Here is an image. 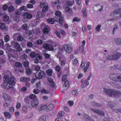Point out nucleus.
<instances>
[{
    "label": "nucleus",
    "instance_id": "nucleus-1",
    "mask_svg": "<svg viewBox=\"0 0 121 121\" xmlns=\"http://www.w3.org/2000/svg\"><path fill=\"white\" fill-rule=\"evenodd\" d=\"M16 80L14 76L10 73V74L9 75H4L3 78L4 82L1 84V86L4 87L6 88L7 89H9L15 84Z\"/></svg>",
    "mask_w": 121,
    "mask_h": 121
},
{
    "label": "nucleus",
    "instance_id": "nucleus-2",
    "mask_svg": "<svg viewBox=\"0 0 121 121\" xmlns=\"http://www.w3.org/2000/svg\"><path fill=\"white\" fill-rule=\"evenodd\" d=\"M104 91L108 95L111 96L117 97L121 96V92L118 91L112 90L110 89H107L104 88Z\"/></svg>",
    "mask_w": 121,
    "mask_h": 121
},
{
    "label": "nucleus",
    "instance_id": "nucleus-3",
    "mask_svg": "<svg viewBox=\"0 0 121 121\" xmlns=\"http://www.w3.org/2000/svg\"><path fill=\"white\" fill-rule=\"evenodd\" d=\"M111 16H113L112 19L109 18V21L116 20L121 19V9H118L114 10L111 12L110 14Z\"/></svg>",
    "mask_w": 121,
    "mask_h": 121
},
{
    "label": "nucleus",
    "instance_id": "nucleus-4",
    "mask_svg": "<svg viewBox=\"0 0 121 121\" xmlns=\"http://www.w3.org/2000/svg\"><path fill=\"white\" fill-rule=\"evenodd\" d=\"M109 78H110L112 80L116 81L121 82V74L119 75H116L114 74H110L109 75Z\"/></svg>",
    "mask_w": 121,
    "mask_h": 121
},
{
    "label": "nucleus",
    "instance_id": "nucleus-5",
    "mask_svg": "<svg viewBox=\"0 0 121 121\" xmlns=\"http://www.w3.org/2000/svg\"><path fill=\"white\" fill-rule=\"evenodd\" d=\"M46 75L44 72L41 70L36 72L35 73L36 78L37 79H40Z\"/></svg>",
    "mask_w": 121,
    "mask_h": 121
},
{
    "label": "nucleus",
    "instance_id": "nucleus-6",
    "mask_svg": "<svg viewBox=\"0 0 121 121\" xmlns=\"http://www.w3.org/2000/svg\"><path fill=\"white\" fill-rule=\"evenodd\" d=\"M41 28H43V31L45 34H47L50 30L49 27L44 23L43 22L41 25Z\"/></svg>",
    "mask_w": 121,
    "mask_h": 121
},
{
    "label": "nucleus",
    "instance_id": "nucleus-7",
    "mask_svg": "<svg viewBox=\"0 0 121 121\" xmlns=\"http://www.w3.org/2000/svg\"><path fill=\"white\" fill-rule=\"evenodd\" d=\"M9 54H10L11 56L14 58H16L17 57V53L16 51L12 49H10L7 51Z\"/></svg>",
    "mask_w": 121,
    "mask_h": 121
},
{
    "label": "nucleus",
    "instance_id": "nucleus-8",
    "mask_svg": "<svg viewBox=\"0 0 121 121\" xmlns=\"http://www.w3.org/2000/svg\"><path fill=\"white\" fill-rule=\"evenodd\" d=\"M43 47L45 49H48L49 51H52L53 50L52 46L50 44L45 43L43 45Z\"/></svg>",
    "mask_w": 121,
    "mask_h": 121
},
{
    "label": "nucleus",
    "instance_id": "nucleus-9",
    "mask_svg": "<svg viewBox=\"0 0 121 121\" xmlns=\"http://www.w3.org/2000/svg\"><path fill=\"white\" fill-rule=\"evenodd\" d=\"M64 48L65 50L68 53H69L72 50V47L67 44L64 45Z\"/></svg>",
    "mask_w": 121,
    "mask_h": 121
},
{
    "label": "nucleus",
    "instance_id": "nucleus-10",
    "mask_svg": "<svg viewBox=\"0 0 121 121\" xmlns=\"http://www.w3.org/2000/svg\"><path fill=\"white\" fill-rule=\"evenodd\" d=\"M39 103L37 99H33L31 102V106L32 107H37Z\"/></svg>",
    "mask_w": 121,
    "mask_h": 121
},
{
    "label": "nucleus",
    "instance_id": "nucleus-11",
    "mask_svg": "<svg viewBox=\"0 0 121 121\" xmlns=\"http://www.w3.org/2000/svg\"><path fill=\"white\" fill-rule=\"evenodd\" d=\"M121 56V54L119 53L112 55V60H117L120 58Z\"/></svg>",
    "mask_w": 121,
    "mask_h": 121
},
{
    "label": "nucleus",
    "instance_id": "nucleus-12",
    "mask_svg": "<svg viewBox=\"0 0 121 121\" xmlns=\"http://www.w3.org/2000/svg\"><path fill=\"white\" fill-rule=\"evenodd\" d=\"M2 97L4 98L5 101H10V98L9 96L6 93H3Z\"/></svg>",
    "mask_w": 121,
    "mask_h": 121
},
{
    "label": "nucleus",
    "instance_id": "nucleus-13",
    "mask_svg": "<svg viewBox=\"0 0 121 121\" xmlns=\"http://www.w3.org/2000/svg\"><path fill=\"white\" fill-rule=\"evenodd\" d=\"M11 46H13L14 48H17L18 47H19L20 45L15 40H13L11 42Z\"/></svg>",
    "mask_w": 121,
    "mask_h": 121
},
{
    "label": "nucleus",
    "instance_id": "nucleus-14",
    "mask_svg": "<svg viewBox=\"0 0 121 121\" xmlns=\"http://www.w3.org/2000/svg\"><path fill=\"white\" fill-rule=\"evenodd\" d=\"M46 107L47 105H41L39 106L37 109L39 111H41L45 109H46Z\"/></svg>",
    "mask_w": 121,
    "mask_h": 121
},
{
    "label": "nucleus",
    "instance_id": "nucleus-15",
    "mask_svg": "<svg viewBox=\"0 0 121 121\" xmlns=\"http://www.w3.org/2000/svg\"><path fill=\"white\" fill-rule=\"evenodd\" d=\"M23 16L24 17L26 18L27 19H30L32 17V15L28 13H24Z\"/></svg>",
    "mask_w": 121,
    "mask_h": 121
},
{
    "label": "nucleus",
    "instance_id": "nucleus-16",
    "mask_svg": "<svg viewBox=\"0 0 121 121\" xmlns=\"http://www.w3.org/2000/svg\"><path fill=\"white\" fill-rule=\"evenodd\" d=\"M91 104L93 107H100L102 106L101 104L98 103L94 101H92L91 103Z\"/></svg>",
    "mask_w": 121,
    "mask_h": 121
},
{
    "label": "nucleus",
    "instance_id": "nucleus-17",
    "mask_svg": "<svg viewBox=\"0 0 121 121\" xmlns=\"http://www.w3.org/2000/svg\"><path fill=\"white\" fill-rule=\"evenodd\" d=\"M30 80L29 78H25V77H21L20 79V81L22 82H27Z\"/></svg>",
    "mask_w": 121,
    "mask_h": 121
},
{
    "label": "nucleus",
    "instance_id": "nucleus-18",
    "mask_svg": "<svg viewBox=\"0 0 121 121\" xmlns=\"http://www.w3.org/2000/svg\"><path fill=\"white\" fill-rule=\"evenodd\" d=\"M65 83L63 86V88L65 89H66L68 88L69 86V82L68 80H66L64 82Z\"/></svg>",
    "mask_w": 121,
    "mask_h": 121
},
{
    "label": "nucleus",
    "instance_id": "nucleus-19",
    "mask_svg": "<svg viewBox=\"0 0 121 121\" xmlns=\"http://www.w3.org/2000/svg\"><path fill=\"white\" fill-rule=\"evenodd\" d=\"M44 15V13L40 11H39L37 14L36 16H38L39 18H40L42 17H43Z\"/></svg>",
    "mask_w": 121,
    "mask_h": 121
},
{
    "label": "nucleus",
    "instance_id": "nucleus-20",
    "mask_svg": "<svg viewBox=\"0 0 121 121\" xmlns=\"http://www.w3.org/2000/svg\"><path fill=\"white\" fill-rule=\"evenodd\" d=\"M53 107V104H50L48 105V106H47L46 110L47 111H48L52 109Z\"/></svg>",
    "mask_w": 121,
    "mask_h": 121
},
{
    "label": "nucleus",
    "instance_id": "nucleus-21",
    "mask_svg": "<svg viewBox=\"0 0 121 121\" xmlns=\"http://www.w3.org/2000/svg\"><path fill=\"white\" fill-rule=\"evenodd\" d=\"M85 117L86 121H93L92 118L88 115H85Z\"/></svg>",
    "mask_w": 121,
    "mask_h": 121
},
{
    "label": "nucleus",
    "instance_id": "nucleus-22",
    "mask_svg": "<svg viewBox=\"0 0 121 121\" xmlns=\"http://www.w3.org/2000/svg\"><path fill=\"white\" fill-rule=\"evenodd\" d=\"M48 80L49 82L52 83L51 85L52 86L54 87L55 86V84L54 83L52 79L51 78H48Z\"/></svg>",
    "mask_w": 121,
    "mask_h": 121
},
{
    "label": "nucleus",
    "instance_id": "nucleus-23",
    "mask_svg": "<svg viewBox=\"0 0 121 121\" xmlns=\"http://www.w3.org/2000/svg\"><path fill=\"white\" fill-rule=\"evenodd\" d=\"M47 21L48 23L51 24H53L54 22L53 19L51 18H49L48 19Z\"/></svg>",
    "mask_w": 121,
    "mask_h": 121
},
{
    "label": "nucleus",
    "instance_id": "nucleus-24",
    "mask_svg": "<svg viewBox=\"0 0 121 121\" xmlns=\"http://www.w3.org/2000/svg\"><path fill=\"white\" fill-rule=\"evenodd\" d=\"M39 121H46V117L45 116H41L39 118Z\"/></svg>",
    "mask_w": 121,
    "mask_h": 121
},
{
    "label": "nucleus",
    "instance_id": "nucleus-25",
    "mask_svg": "<svg viewBox=\"0 0 121 121\" xmlns=\"http://www.w3.org/2000/svg\"><path fill=\"white\" fill-rule=\"evenodd\" d=\"M9 16L6 15H5L3 17V20L4 21H8V22H9Z\"/></svg>",
    "mask_w": 121,
    "mask_h": 121
},
{
    "label": "nucleus",
    "instance_id": "nucleus-26",
    "mask_svg": "<svg viewBox=\"0 0 121 121\" xmlns=\"http://www.w3.org/2000/svg\"><path fill=\"white\" fill-rule=\"evenodd\" d=\"M4 116L7 118L10 119L11 118V116L10 114L8 112H5L4 113Z\"/></svg>",
    "mask_w": 121,
    "mask_h": 121
},
{
    "label": "nucleus",
    "instance_id": "nucleus-27",
    "mask_svg": "<svg viewBox=\"0 0 121 121\" xmlns=\"http://www.w3.org/2000/svg\"><path fill=\"white\" fill-rule=\"evenodd\" d=\"M116 43L118 44H121V39L118 38H117L115 39Z\"/></svg>",
    "mask_w": 121,
    "mask_h": 121
},
{
    "label": "nucleus",
    "instance_id": "nucleus-28",
    "mask_svg": "<svg viewBox=\"0 0 121 121\" xmlns=\"http://www.w3.org/2000/svg\"><path fill=\"white\" fill-rule=\"evenodd\" d=\"M26 73L27 75H30L32 73V71L30 68L26 69Z\"/></svg>",
    "mask_w": 121,
    "mask_h": 121
},
{
    "label": "nucleus",
    "instance_id": "nucleus-29",
    "mask_svg": "<svg viewBox=\"0 0 121 121\" xmlns=\"http://www.w3.org/2000/svg\"><path fill=\"white\" fill-rule=\"evenodd\" d=\"M72 94L74 96L77 95L78 93L77 91L76 90H74L72 91L71 92Z\"/></svg>",
    "mask_w": 121,
    "mask_h": 121
},
{
    "label": "nucleus",
    "instance_id": "nucleus-30",
    "mask_svg": "<svg viewBox=\"0 0 121 121\" xmlns=\"http://www.w3.org/2000/svg\"><path fill=\"white\" fill-rule=\"evenodd\" d=\"M79 50L81 51L83 53H85V51L84 50V47L83 46H80L79 47Z\"/></svg>",
    "mask_w": 121,
    "mask_h": 121
},
{
    "label": "nucleus",
    "instance_id": "nucleus-31",
    "mask_svg": "<svg viewBox=\"0 0 121 121\" xmlns=\"http://www.w3.org/2000/svg\"><path fill=\"white\" fill-rule=\"evenodd\" d=\"M17 39L18 41H22L24 40V38L23 36L20 35L17 37Z\"/></svg>",
    "mask_w": 121,
    "mask_h": 121
},
{
    "label": "nucleus",
    "instance_id": "nucleus-32",
    "mask_svg": "<svg viewBox=\"0 0 121 121\" xmlns=\"http://www.w3.org/2000/svg\"><path fill=\"white\" fill-rule=\"evenodd\" d=\"M5 25L3 23H0V29L2 30L5 29Z\"/></svg>",
    "mask_w": 121,
    "mask_h": 121
},
{
    "label": "nucleus",
    "instance_id": "nucleus-33",
    "mask_svg": "<svg viewBox=\"0 0 121 121\" xmlns=\"http://www.w3.org/2000/svg\"><path fill=\"white\" fill-rule=\"evenodd\" d=\"M99 115H100L103 116L104 114V111L101 110H98V111L97 113Z\"/></svg>",
    "mask_w": 121,
    "mask_h": 121
},
{
    "label": "nucleus",
    "instance_id": "nucleus-34",
    "mask_svg": "<svg viewBox=\"0 0 121 121\" xmlns=\"http://www.w3.org/2000/svg\"><path fill=\"white\" fill-rule=\"evenodd\" d=\"M65 11L69 13H71L72 12V9L69 8V7L68 6H67L65 8Z\"/></svg>",
    "mask_w": 121,
    "mask_h": 121
},
{
    "label": "nucleus",
    "instance_id": "nucleus-35",
    "mask_svg": "<svg viewBox=\"0 0 121 121\" xmlns=\"http://www.w3.org/2000/svg\"><path fill=\"white\" fill-rule=\"evenodd\" d=\"M30 98L29 97H26L24 100V102L28 104L30 101Z\"/></svg>",
    "mask_w": 121,
    "mask_h": 121
},
{
    "label": "nucleus",
    "instance_id": "nucleus-36",
    "mask_svg": "<svg viewBox=\"0 0 121 121\" xmlns=\"http://www.w3.org/2000/svg\"><path fill=\"white\" fill-rule=\"evenodd\" d=\"M48 5L47 4L46 5H45L44 6V7L43 9L42 10L43 12H45L48 10Z\"/></svg>",
    "mask_w": 121,
    "mask_h": 121
},
{
    "label": "nucleus",
    "instance_id": "nucleus-37",
    "mask_svg": "<svg viewBox=\"0 0 121 121\" xmlns=\"http://www.w3.org/2000/svg\"><path fill=\"white\" fill-rule=\"evenodd\" d=\"M52 71L51 69H48L47 71V74L49 76H52Z\"/></svg>",
    "mask_w": 121,
    "mask_h": 121
},
{
    "label": "nucleus",
    "instance_id": "nucleus-38",
    "mask_svg": "<svg viewBox=\"0 0 121 121\" xmlns=\"http://www.w3.org/2000/svg\"><path fill=\"white\" fill-rule=\"evenodd\" d=\"M86 9L85 8H84L83 9V14L84 18H86Z\"/></svg>",
    "mask_w": 121,
    "mask_h": 121
},
{
    "label": "nucleus",
    "instance_id": "nucleus-39",
    "mask_svg": "<svg viewBox=\"0 0 121 121\" xmlns=\"http://www.w3.org/2000/svg\"><path fill=\"white\" fill-rule=\"evenodd\" d=\"M107 106H108L109 107L112 108L114 106V104L113 103H112L110 102H108L107 104Z\"/></svg>",
    "mask_w": 121,
    "mask_h": 121
},
{
    "label": "nucleus",
    "instance_id": "nucleus-40",
    "mask_svg": "<svg viewBox=\"0 0 121 121\" xmlns=\"http://www.w3.org/2000/svg\"><path fill=\"white\" fill-rule=\"evenodd\" d=\"M41 92L42 93H44L46 94L49 93V91L48 90H45V89H42L41 90Z\"/></svg>",
    "mask_w": 121,
    "mask_h": 121
},
{
    "label": "nucleus",
    "instance_id": "nucleus-41",
    "mask_svg": "<svg viewBox=\"0 0 121 121\" xmlns=\"http://www.w3.org/2000/svg\"><path fill=\"white\" fill-rule=\"evenodd\" d=\"M81 21L80 19L77 17H75L73 19V22H79Z\"/></svg>",
    "mask_w": 121,
    "mask_h": 121
},
{
    "label": "nucleus",
    "instance_id": "nucleus-42",
    "mask_svg": "<svg viewBox=\"0 0 121 121\" xmlns=\"http://www.w3.org/2000/svg\"><path fill=\"white\" fill-rule=\"evenodd\" d=\"M73 1H68L67 3V6L69 7L73 5Z\"/></svg>",
    "mask_w": 121,
    "mask_h": 121
},
{
    "label": "nucleus",
    "instance_id": "nucleus-43",
    "mask_svg": "<svg viewBox=\"0 0 121 121\" xmlns=\"http://www.w3.org/2000/svg\"><path fill=\"white\" fill-rule=\"evenodd\" d=\"M8 11L10 12H12L13 11L14 9V8L12 6H10L8 7Z\"/></svg>",
    "mask_w": 121,
    "mask_h": 121
},
{
    "label": "nucleus",
    "instance_id": "nucleus-44",
    "mask_svg": "<svg viewBox=\"0 0 121 121\" xmlns=\"http://www.w3.org/2000/svg\"><path fill=\"white\" fill-rule=\"evenodd\" d=\"M9 35H6L4 37V41L6 42H7L9 41Z\"/></svg>",
    "mask_w": 121,
    "mask_h": 121
},
{
    "label": "nucleus",
    "instance_id": "nucleus-45",
    "mask_svg": "<svg viewBox=\"0 0 121 121\" xmlns=\"http://www.w3.org/2000/svg\"><path fill=\"white\" fill-rule=\"evenodd\" d=\"M67 77V74H64L63 75L62 77V81L63 82L65 81L66 80H67L66 79V78Z\"/></svg>",
    "mask_w": 121,
    "mask_h": 121
},
{
    "label": "nucleus",
    "instance_id": "nucleus-46",
    "mask_svg": "<svg viewBox=\"0 0 121 121\" xmlns=\"http://www.w3.org/2000/svg\"><path fill=\"white\" fill-rule=\"evenodd\" d=\"M21 13V11L20 9L17 10L15 12V13L16 15H19Z\"/></svg>",
    "mask_w": 121,
    "mask_h": 121
},
{
    "label": "nucleus",
    "instance_id": "nucleus-47",
    "mask_svg": "<svg viewBox=\"0 0 121 121\" xmlns=\"http://www.w3.org/2000/svg\"><path fill=\"white\" fill-rule=\"evenodd\" d=\"M15 65L17 67H21L22 66V64L21 63L17 62L15 64Z\"/></svg>",
    "mask_w": 121,
    "mask_h": 121
},
{
    "label": "nucleus",
    "instance_id": "nucleus-48",
    "mask_svg": "<svg viewBox=\"0 0 121 121\" xmlns=\"http://www.w3.org/2000/svg\"><path fill=\"white\" fill-rule=\"evenodd\" d=\"M22 110L25 113H26L28 111V108L24 106L22 109Z\"/></svg>",
    "mask_w": 121,
    "mask_h": 121
},
{
    "label": "nucleus",
    "instance_id": "nucleus-49",
    "mask_svg": "<svg viewBox=\"0 0 121 121\" xmlns=\"http://www.w3.org/2000/svg\"><path fill=\"white\" fill-rule=\"evenodd\" d=\"M112 55H107L106 57V59L107 60H112Z\"/></svg>",
    "mask_w": 121,
    "mask_h": 121
},
{
    "label": "nucleus",
    "instance_id": "nucleus-50",
    "mask_svg": "<svg viewBox=\"0 0 121 121\" xmlns=\"http://www.w3.org/2000/svg\"><path fill=\"white\" fill-rule=\"evenodd\" d=\"M59 23L60 24H62L63 22V17H59Z\"/></svg>",
    "mask_w": 121,
    "mask_h": 121
},
{
    "label": "nucleus",
    "instance_id": "nucleus-51",
    "mask_svg": "<svg viewBox=\"0 0 121 121\" xmlns=\"http://www.w3.org/2000/svg\"><path fill=\"white\" fill-rule=\"evenodd\" d=\"M33 92L35 94H38L40 92V91L38 89H35L33 90Z\"/></svg>",
    "mask_w": 121,
    "mask_h": 121
},
{
    "label": "nucleus",
    "instance_id": "nucleus-52",
    "mask_svg": "<svg viewBox=\"0 0 121 121\" xmlns=\"http://www.w3.org/2000/svg\"><path fill=\"white\" fill-rule=\"evenodd\" d=\"M22 59L24 60H26L27 58V56L26 54H24L22 56Z\"/></svg>",
    "mask_w": 121,
    "mask_h": 121
},
{
    "label": "nucleus",
    "instance_id": "nucleus-53",
    "mask_svg": "<svg viewBox=\"0 0 121 121\" xmlns=\"http://www.w3.org/2000/svg\"><path fill=\"white\" fill-rule=\"evenodd\" d=\"M29 97L30 99H34L36 98V95L34 94H31L30 95Z\"/></svg>",
    "mask_w": 121,
    "mask_h": 121
},
{
    "label": "nucleus",
    "instance_id": "nucleus-54",
    "mask_svg": "<svg viewBox=\"0 0 121 121\" xmlns=\"http://www.w3.org/2000/svg\"><path fill=\"white\" fill-rule=\"evenodd\" d=\"M30 56L32 58H34L36 56H36V54L35 53V52H32L30 54Z\"/></svg>",
    "mask_w": 121,
    "mask_h": 121
},
{
    "label": "nucleus",
    "instance_id": "nucleus-55",
    "mask_svg": "<svg viewBox=\"0 0 121 121\" xmlns=\"http://www.w3.org/2000/svg\"><path fill=\"white\" fill-rule=\"evenodd\" d=\"M9 103L6 102H5L3 103L4 106L5 108L8 107L9 106Z\"/></svg>",
    "mask_w": 121,
    "mask_h": 121
},
{
    "label": "nucleus",
    "instance_id": "nucleus-56",
    "mask_svg": "<svg viewBox=\"0 0 121 121\" xmlns=\"http://www.w3.org/2000/svg\"><path fill=\"white\" fill-rule=\"evenodd\" d=\"M27 8L25 6H21L20 8V9L21 11L23 10H26Z\"/></svg>",
    "mask_w": 121,
    "mask_h": 121
},
{
    "label": "nucleus",
    "instance_id": "nucleus-57",
    "mask_svg": "<svg viewBox=\"0 0 121 121\" xmlns=\"http://www.w3.org/2000/svg\"><path fill=\"white\" fill-rule=\"evenodd\" d=\"M43 43V41L41 39L38 40L36 42V43L40 45L41 44Z\"/></svg>",
    "mask_w": 121,
    "mask_h": 121
},
{
    "label": "nucleus",
    "instance_id": "nucleus-58",
    "mask_svg": "<svg viewBox=\"0 0 121 121\" xmlns=\"http://www.w3.org/2000/svg\"><path fill=\"white\" fill-rule=\"evenodd\" d=\"M78 62V60L76 59H75L72 61V63L73 65H75Z\"/></svg>",
    "mask_w": 121,
    "mask_h": 121
},
{
    "label": "nucleus",
    "instance_id": "nucleus-59",
    "mask_svg": "<svg viewBox=\"0 0 121 121\" xmlns=\"http://www.w3.org/2000/svg\"><path fill=\"white\" fill-rule=\"evenodd\" d=\"M82 80H81V82H82V84L81 85V87L82 88H83L84 87H85L87 85V84H86L83 83L82 82Z\"/></svg>",
    "mask_w": 121,
    "mask_h": 121
},
{
    "label": "nucleus",
    "instance_id": "nucleus-60",
    "mask_svg": "<svg viewBox=\"0 0 121 121\" xmlns=\"http://www.w3.org/2000/svg\"><path fill=\"white\" fill-rule=\"evenodd\" d=\"M55 69L57 71H61L60 70V67L59 65H57L56 66Z\"/></svg>",
    "mask_w": 121,
    "mask_h": 121
},
{
    "label": "nucleus",
    "instance_id": "nucleus-61",
    "mask_svg": "<svg viewBox=\"0 0 121 121\" xmlns=\"http://www.w3.org/2000/svg\"><path fill=\"white\" fill-rule=\"evenodd\" d=\"M16 50L18 52H20L22 50V49L20 46L19 45V47L16 48Z\"/></svg>",
    "mask_w": 121,
    "mask_h": 121
},
{
    "label": "nucleus",
    "instance_id": "nucleus-62",
    "mask_svg": "<svg viewBox=\"0 0 121 121\" xmlns=\"http://www.w3.org/2000/svg\"><path fill=\"white\" fill-rule=\"evenodd\" d=\"M100 27L101 25H99L96 27L95 29L97 31L99 32L100 31Z\"/></svg>",
    "mask_w": 121,
    "mask_h": 121
},
{
    "label": "nucleus",
    "instance_id": "nucleus-63",
    "mask_svg": "<svg viewBox=\"0 0 121 121\" xmlns=\"http://www.w3.org/2000/svg\"><path fill=\"white\" fill-rule=\"evenodd\" d=\"M64 115V112L62 111H60L59 112V116L60 117H62Z\"/></svg>",
    "mask_w": 121,
    "mask_h": 121
},
{
    "label": "nucleus",
    "instance_id": "nucleus-64",
    "mask_svg": "<svg viewBox=\"0 0 121 121\" xmlns=\"http://www.w3.org/2000/svg\"><path fill=\"white\" fill-rule=\"evenodd\" d=\"M27 7L29 8H32L33 7V6L32 4H29L27 5Z\"/></svg>",
    "mask_w": 121,
    "mask_h": 121
}]
</instances>
